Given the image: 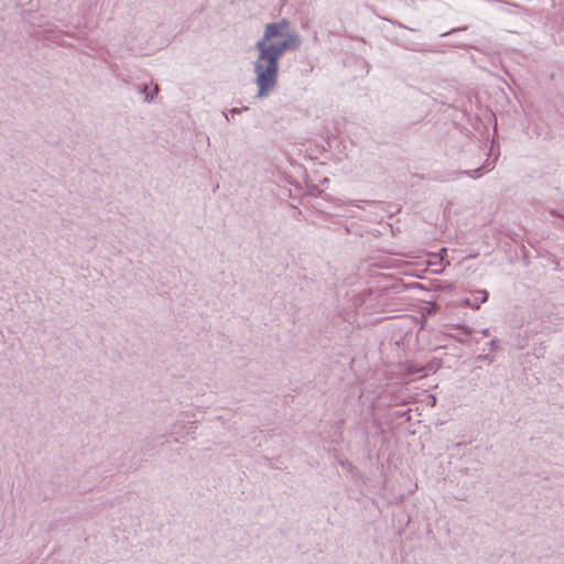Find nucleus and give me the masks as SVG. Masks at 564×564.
<instances>
[{
  "instance_id": "f257e3e1",
  "label": "nucleus",
  "mask_w": 564,
  "mask_h": 564,
  "mask_svg": "<svg viewBox=\"0 0 564 564\" xmlns=\"http://www.w3.org/2000/svg\"><path fill=\"white\" fill-rule=\"evenodd\" d=\"M299 37L289 31V22L282 20L265 26L262 41L257 43L260 56L254 63L258 96L264 97L271 91L278 79V61L288 48L299 46Z\"/></svg>"
},
{
  "instance_id": "f03ea898",
  "label": "nucleus",
  "mask_w": 564,
  "mask_h": 564,
  "mask_svg": "<svg viewBox=\"0 0 564 564\" xmlns=\"http://www.w3.org/2000/svg\"><path fill=\"white\" fill-rule=\"evenodd\" d=\"M475 295V305L470 304L473 307L478 308L480 303H485L488 300V293L485 290H478L474 293Z\"/></svg>"
}]
</instances>
